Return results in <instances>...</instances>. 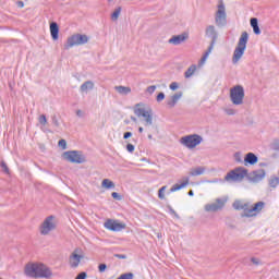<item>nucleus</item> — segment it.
I'll list each match as a JSON object with an SVG mask.
<instances>
[{
	"label": "nucleus",
	"mask_w": 279,
	"mask_h": 279,
	"mask_svg": "<svg viewBox=\"0 0 279 279\" xmlns=\"http://www.w3.org/2000/svg\"><path fill=\"white\" fill-rule=\"evenodd\" d=\"M170 90H178V83L177 82H172L170 84Z\"/></svg>",
	"instance_id": "42"
},
{
	"label": "nucleus",
	"mask_w": 279,
	"mask_h": 279,
	"mask_svg": "<svg viewBox=\"0 0 279 279\" xmlns=\"http://www.w3.org/2000/svg\"><path fill=\"white\" fill-rule=\"evenodd\" d=\"M251 27L253 28L254 34L256 36H259L260 27L258 26V19H256V17L251 19Z\"/></svg>",
	"instance_id": "24"
},
{
	"label": "nucleus",
	"mask_w": 279,
	"mask_h": 279,
	"mask_svg": "<svg viewBox=\"0 0 279 279\" xmlns=\"http://www.w3.org/2000/svg\"><path fill=\"white\" fill-rule=\"evenodd\" d=\"M114 89L117 90V93H119V95H130V93H132V88L131 87H125V86H116Z\"/></svg>",
	"instance_id": "25"
},
{
	"label": "nucleus",
	"mask_w": 279,
	"mask_h": 279,
	"mask_svg": "<svg viewBox=\"0 0 279 279\" xmlns=\"http://www.w3.org/2000/svg\"><path fill=\"white\" fill-rule=\"evenodd\" d=\"M195 71H197V65L192 64L184 73V77L189 80V77H193L195 74Z\"/></svg>",
	"instance_id": "26"
},
{
	"label": "nucleus",
	"mask_w": 279,
	"mask_h": 279,
	"mask_svg": "<svg viewBox=\"0 0 279 279\" xmlns=\"http://www.w3.org/2000/svg\"><path fill=\"white\" fill-rule=\"evenodd\" d=\"M56 229V217L48 216L40 227V234L46 236V234H49V232H52V230Z\"/></svg>",
	"instance_id": "11"
},
{
	"label": "nucleus",
	"mask_w": 279,
	"mask_h": 279,
	"mask_svg": "<svg viewBox=\"0 0 279 279\" xmlns=\"http://www.w3.org/2000/svg\"><path fill=\"white\" fill-rule=\"evenodd\" d=\"M93 88H95V83L93 81H86L81 85L80 90L81 93H88V90H93Z\"/></svg>",
	"instance_id": "23"
},
{
	"label": "nucleus",
	"mask_w": 279,
	"mask_h": 279,
	"mask_svg": "<svg viewBox=\"0 0 279 279\" xmlns=\"http://www.w3.org/2000/svg\"><path fill=\"white\" fill-rule=\"evenodd\" d=\"M123 138H124V141H128V138H132V132H125L123 134Z\"/></svg>",
	"instance_id": "43"
},
{
	"label": "nucleus",
	"mask_w": 279,
	"mask_h": 279,
	"mask_svg": "<svg viewBox=\"0 0 279 279\" xmlns=\"http://www.w3.org/2000/svg\"><path fill=\"white\" fill-rule=\"evenodd\" d=\"M205 34L208 38H211V41L208 49L205 51L204 56L201 59L202 64H204V62L208 60V57L210 56V53H213V49H215V44L217 43V38L219 37V35L217 34V29L215 28L214 25L207 26Z\"/></svg>",
	"instance_id": "4"
},
{
	"label": "nucleus",
	"mask_w": 279,
	"mask_h": 279,
	"mask_svg": "<svg viewBox=\"0 0 279 279\" xmlns=\"http://www.w3.org/2000/svg\"><path fill=\"white\" fill-rule=\"evenodd\" d=\"M89 38L88 35L74 34L68 38L66 44L64 45V49H71L73 47H80L82 45H86Z\"/></svg>",
	"instance_id": "6"
},
{
	"label": "nucleus",
	"mask_w": 279,
	"mask_h": 279,
	"mask_svg": "<svg viewBox=\"0 0 279 279\" xmlns=\"http://www.w3.org/2000/svg\"><path fill=\"white\" fill-rule=\"evenodd\" d=\"M62 158L64 160H68V162H73L75 165H82L83 162H86V158L83 157V155L80 150L64 151L62 155Z\"/></svg>",
	"instance_id": "10"
},
{
	"label": "nucleus",
	"mask_w": 279,
	"mask_h": 279,
	"mask_svg": "<svg viewBox=\"0 0 279 279\" xmlns=\"http://www.w3.org/2000/svg\"><path fill=\"white\" fill-rule=\"evenodd\" d=\"M106 269H108V266H107L106 264H100V265L98 266V271H99L100 274H104V271H106Z\"/></svg>",
	"instance_id": "37"
},
{
	"label": "nucleus",
	"mask_w": 279,
	"mask_h": 279,
	"mask_svg": "<svg viewBox=\"0 0 279 279\" xmlns=\"http://www.w3.org/2000/svg\"><path fill=\"white\" fill-rule=\"evenodd\" d=\"M226 198H217L215 203L205 205L206 213H217L218 210H222L223 206H226Z\"/></svg>",
	"instance_id": "12"
},
{
	"label": "nucleus",
	"mask_w": 279,
	"mask_h": 279,
	"mask_svg": "<svg viewBox=\"0 0 279 279\" xmlns=\"http://www.w3.org/2000/svg\"><path fill=\"white\" fill-rule=\"evenodd\" d=\"M259 167H268L267 162H259Z\"/></svg>",
	"instance_id": "50"
},
{
	"label": "nucleus",
	"mask_w": 279,
	"mask_h": 279,
	"mask_svg": "<svg viewBox=\"0 0 279 279\" xmlns=\"http://www.w3.org/2000/svg\"><path fill=\"white\" fill-rule=\"evenodd\" d=\"M278 184H279V178L276 177V175L270 177V179H269V186L271 189H276L278 186Z\"/></svg>",
	"instance_id": "27"
},
{
	"label": "nucleus",
	"mask_w": 279,
	"mask_h": 279,
	"mask_svg": "<svg viewBox=\"0 0 279 279\" xmlns=\"http://www.w3.org/2000/svg\"><path fill=\"white\" fill-rule=\"evenodd\" d=\"M215 23L217 27H226L228 25V15L226 14V4L221 1L218 4V10L215 15Z\"/></svg>",
	"instance_id": "9"
},
{
	"label": "nucleus",
	"mask_w": 279,
	"mask_h": 279,
	"mask_svg": "<svg viewBox=\"0 0 279 279\" xmlns=\"http://www.w3.org/2000/svg\"><path fill=\"white\" fill-rule=\"evenodd\" d=\"M202 141H204V137L197 134H192L181 137L180 143L184 147H187V149H195L197 145H201Z\"/></svg>",
	"instance_id": "7"
},
{
	"label": "nucleus",
	"mask_w": 279,
	"mask_h": 279,
	"mask_svg": "<svg viewBox=\"0 0 279 279\" xmlns=\"http://www.w3.org/2000/svg\"><path fill=\"white\" fill-rule=\"evenodd\" d=\"M265 175H267L265 169L254 170L250 174V180L252 182H263V180H265Z\"/></svg>",
	"instance_id": "15"
},
{
	"label": "nucleus",
	"mask_w": 279,
	"mask_h": 279,
	"mask_svg": "<svg viewBox=\"0 0 279 279\" xmlns=\"http://www.w3.org/2000/svg\"><path fill=\"white\" fill-rule=\"evenodd\" d=\"M114 257H116V258H120V259H122V260H125V258H128V255L116 254Z\"/></svg>",
	"instance_id": "46"
},
{
	"label": "nucleus",
	"mask_w": 279,
	"mask_h": 279,
	"mask_svg": "<svg viewBox=\"0 0 279 279\" xmlns=\"http://www.w3.org/2000/svg\"><path fill=\"white\" fill-rule=\"evenodd\" d=\"M59 147H61L62 149H66V140H60L58 142Z\"/></svg>",
	"instance_id": "36"
},
{
	"label": "nucleus",
	"mask_w": 279,
	"mask_h": 279,
	"mask_svg": "<svg viewBox=\"0 0 279 279\" xmlns=\"http://www.w3.org/2000/svg\"><path fill=\"white\" fill-rule=\"evenodd\" d=\"M230 99L233 106H243L245 89L241 85H235L230 89Z\"/></svg>",
	"instance_id": "5"
},
{
	"label": "nucleus",
	"mask_w": 279,
	"mask_h": 279,
	"mask_svg": "<svg viewBox=\"0 0 279 279\" xmlns=\"http://www.w3.org/2000/svg\"><path fill=\"white\" fill-rule=\"evenodd\" d=\"M143 131H144L143 126H140V128H138L140 134H143Z\"/></svg>",
	"instance_id": "53"
},
{
	"label": "nucleus",
	"mask_w": 279,
	"mask_h": 279,
	"mask_svg": "<svg viewBox=\"0 0 279 279\" xmlns=\"http://www.w3.org/2000/svg\"><path fill=\"white\" fill-rule=\"evenodd\" d=\"M121 14V7H118L111 14V20L119 21V15Z\"/></svg>",
	"instance_id": "30"
},
{
	"label": "nucleus",
	"mask_w": 279,
	"mask_h": 279,
	"mask_svg": "<svg viewBox=\"0 0 279 279\" xmlns=\"http://www.w3.org/2000/svg\"><path fill=\"white\" fill-rule=\"evenodd\" d=\"M189 177L183 178V182L182 183H175L172 185V187L170 189V193H175V191H182V189H186V186H189Z\"/></svg>",
	"instance_id": "17"
},
{
	"label": "nucleus",
	"mask_w": 279,
	"mask_h": 279,
	"mask_svg": "<svg viewBox=\"0 0 279 279\" xmlns=\"http://www.w3.org/2000/svg\"><path fill=\"white\" fill-rule=\"evenodd\" d=\"M134 149H135V147H134L133 144H128L126 145V150L129 151V154H134Z\"/></svg>",
	"instance_id": "38"
},
{
	"label": "nucleus",
	"mask_w": 279,
	"mask_h": 279,
	"mask_svg": "<svg viewBox=\"0 0 279 279\" xmlns=\"http://www.w3.org/2000/svg\"><path fill=\"white\" fill-rule=\"evenodd\" d=\"M233 208L235 209V210H243V202H241V201H235L234 203H233Z\"/></svg>",
	"instance_id": "31"
},
{
	"label": "nucleus",
	"mask_w": 279,
	"mask_h": 279,
	"mask_svg": "<svg viewBox=\"0 0 279 279\" xmlns=\"http://www.w3.org/2000/svg\"><path fill=\"white\" fill-rule=\"evenodd\" d=\"M187 195H189L190 197H193V195H195V193L193 192V190H190L189 193H187Z\"/></svg>",
	"instance_id": "49"
},
{
	"label": "nucleus",
	"mask_w": 279,
	"mask_h": 279,
	"mask_svg": "<svg viewBox=\"0 0 279 279\" xmlns=\"http://www.w3.org/2000/svg\"><path fill=\"white\" fill-rule=\"evenodd\" d=\"M156 99H157L158 102L162 101V100L165 99V93H162V92L159 93V94L157 95V98H156Z\"/></svg>",
	"instance_id": "40"
},
{
	"label": "nucleus",
	"mask_w": 279,
	"mask_h": 279,
	"mask_svg": "<svg viewBox=\"0 0 279 279\" xmlns=\"http://www.w3.org/2000/svg\"><path fill=\"white\" fill-rule=\"evenodd\" d=\"M0 167L4 171V173H10V168H8L5 161H1Z\"/></svg>",
	"instance_id": "33"
},
{
	"label": "nucleus",
	"mask_w": 279,
	"mask_h": 279,
	"mask_svg": "<svg viewBox=\"0 0 279 279\" xmlns=\"http://www.w3.org/2000/svg\"><path fill=\"white\" fill-rule=\"evenodd\" d=\"M251 262L253 263V265H260V259H258L256 257H252Z\"/></svg>",
	"instance_id": "44"
},
{
	"label": "nucleus",
	"mask_w": 279,
	"mask_h": 279,
	"mask_svg": "<svg viewBox=\"0 0 279 279\" xmlns=\"http://www.w3.org/2000/svg\"><path fill=\"white\" fill-rule=\"evenodd\" d=\"M17 8H25V3L23 1H17Z\"/></svg>",
	"instance_id": "48"
},
{
	"label": "nucleus",
	"mask_w": 279,
	"mask_h": 279,
	"mask_svg": "<svg viewBox=\"0 0 279 279\" xmlns=\"http://www.w3.org/2000/svg\"><path fill=\"white\" fill-rule=\"evenodd\" d=\"M76 117H78L80 119H83V117H84V111H82V110H76Z\"/></svg>",
	"instance_id": "47"
},
{
	"label": "nucleus",
	"mask_w": 279,
	"mask_h": 279,
	"mask_svg": "<svg viewBox=\"0 0 279 279\" xmlns=\"http://www.w3.org/2000/svg\"><path fill=\"white\" fill-rule=\"evenodd\" d=\"M276 149H278V151H279V144L277 145V148Z\"/></svg>",
	"instance_id": "56"
},
{
	"label": "nucleus",
	"mask_w": 279,
	"mask_h": 279,
	"mask_svg": "<svg viewBox=\"0 0 279 279\" xmlns=\"http://www.w3.org/2000/svg\"><path fill=\"white\" fill-rule=\"evenodd\" d=\"M105 228L110 230L111 232H121V230H125V223L119 222L117 220L108 219L105 222Z\"/></svg>",
	"instance_id": "13"
},
{
	"label": "nucleus",
	"mask_w": 279,
	"mask_h": 279,
	"mask_svg": "<svg viewBox=\"0 0 279 279\" xmlns=\"http://www.w3.org/2000/svg\"><path fill=\"white\" fill-rule=\"evenodd\" d=\"M24 274L27 278H46L53 276V271L43 263H28L25 265Z\"/></svg>",
	"instance_id": "1"
},
{
	"label": "nucleus",
	"mask_w": 279,
	"mask_h": 279,
	"mask_svg": "<svg viewBox=\"0 0 279 279\" xmlns=\"http://www.w3.org/2000/svg\"><path fill=\"white\" fill-rule=\"evenodd\" d=\"M250 40V34L247 32H243L238 41V46L233 51L232 62L236 64L241 58H243V53H245V49H247V41Z\"/></svg>",
	"instance_id": "2"
},
{
	"label": "nucleus",
	"mask_w": 279,
	"mask_h": 279,
	"mask_svg": "<svg viewBox=\"0 0 279 279\" xmlns=\"http://www.w3.org/2000/svg\"><path fill=\"white\" fill-rule=\"evenodd\" d=\"M226 113H227L229 117H232V116L236 114V111H234V109H226Z\"/></svg>",
	"instance_id": "41"
},
{
	"label": "nucleus",
	"mask_w": 279,
	"mask_h": 279,
	"mask_svg": "<svg viewBox=\"0 0 279 279\" xmlns=\"http://www.w3.org/2000/svg\"><path fill=\"white\" fill-rule=\"evenodd\" d=\"M131 121H133L134 123H136V121H138V120L136 119V117L132 116V117H131Z\"/></svg>",
	"instance_id": "52"
},
{
	"label": "nucleus",
	"mask_w": 279,
	"mask_h": 279,
	"mask_svg": "<svg viewBox=\"0 0 279 279\" xmlns=\"http://www.w3.org/2000/svg\"><path fill=\"white\" fill-rule=\"evenodd\" d=\"M169 211L171 213V215H175L173 207H169Z\"/></svg>",
	"instance_id": "51"
},
{
	"label": "nucleus",
	"mask_w": 279,
	"mask_h": 279,
	"mask_svg": "<svg viewBox=\"0 0 279 279\" xmlns=\"http://www.w3.org/2000/svg\"><path fill=\"white\" fill-rule=\"evenodd\" d=\"M265 208V202H257L250 210L247 216L248 217H256V214L254 213H260Z\"/></svg>",
	"instance_id": "18"
},
{
	"label": "nucleus",
	"mask_w": 279,
	"mask_h": 279,
	"mask_svg": "<svg viewBox=\"0 0 279 279\" xmlns=\"http://www.w3.org/2000/svg\"><path fill=\"white\" fill-rule=\"evenodd\" d=\"M50 34L52 40H58V36L60 34V27L58 26V23L52 22L50 23Z\"/></svg>",
	"instance_id": "20"
},
{
	"label": "nucleus",
	"mask_w": 279,
	"mask_h": 279,
	"mask_svg": "<svg viewBox=\"0 0 279 279\" xmlns=\"http://www.w3.org/2000/svg\"><path fill=\"white\" fill-rule=\"evenodd\" d=\"M247 175V169L245 168H235L226 174V182H243V179Z\"/></svg>",
	"instance_id": "8"
},
{
	"label": "nucleus",
	"mask_w": 279,
	"mask_h": 279,
	"mask_svg": "<svg viewBox=\"0 0 279 279\" xmlns=\"http://www.w3.org/2000/svg\"><path fill=\"white\" fill-rule=\"evenodd\" d=\"M146 92L149 93V95H154V93H156V85L148 86Z\"/></svg>",
	"instance_id": "35"
},
{
	"label": "nucleus",
	"mask_w": 279,
	"mask_h": 279,
	"mask_svg": "<svg viewBox=\"0 0 279 279\" xmlns=\"http://www.w3.org/2000/svg\"><path fill=\"white\" fill-rule=\"evenodd\" d=\"M134 114L138 118L143 117L145 121V128L154 125V111L149 108L145 109V105L143 102H138L135 105Z\"/></svg>",
	"instance_id": "3"
},
{
	"label": "nucleus",
	"mask_w": 279,
	"mask_h": 279,
	"mask_svg": "<svg viewBox=\"0 0 279 279\" xmlns=\"http://www.w3.org/2000/svg\"><path fill=\"white\" fill-rule=\"evenodd\" d=\"M174 217H177V219H180V216L178 215V213L173 214Z\"/></svg>",
	"instance_id": "55"
},
{
	"label": "nucleus",
	"mask_w": 279,
	"mask_h": 279,
	"mask_svg": "<svg viewBox=\"0 0 279 279\" xmlns=\"http://www.w3.org/2000/svg\"><path fill=\"white\" fill-rule=\"evenodd\" d=\"M245 165H256L258 162V156L254 153H248L244 157Z\"/></svg>",
	"instance_id": "21"
},
{
	"label": "nucleus",
	"mask_w": 279,
	"mask_h": 279,
	"mask_svg": "<svg viewBox=\"0 0 279 279\" xmlns=\"http://www.w3.org/2000/svg\"><path fill=\"white\" fill-rule=\"evenodd\" d=\"M189 40V34L182 33L180 35H173L169 40V45H174V47H178V45H182V43H186Z\"/></svg>",
	"instance_id": "14"
},
{
	"label": "nucleus",
	"mask_w": 279,
	"mask_h": 279,
	"mask_svg": "<svg viewBox=\"0 0 279 279\" xmlns=\"http://www.w3.org/2000/svg\"><path fill=\"white\" fill-rule=\"evenodd\" d=\"M206 173V167L198 166L190 170V175L192 178H197V175H204Z\"/></svg>",
	"instance_id": "22"
},
{
	"label": "nucleus",
	"mask_w": 279,
	"mask_h": 279,
	"mask_svg": "<svg viewBox=\"0 0 279 279\" xmlns=\"http://www.w3.org/2000/svg\"><path fill=\"white\" fill-rule=\"evenodd\" d=\"M82 258H84V255L77 254V251H74L70 255V266L72 269H76V267H80V263H82Z\"/></svg>",
	"instance_id": "16"
},
{
	"label": "nucleus",
	"mask_w": 279,
	"mask_h": 279,
	"mask_svg": "<svg viewBox=\"0 0 279 279\" xmlns=\"http://www.w3.org/2000/svg\"><path fill=\"white\" fill-rule=\"evenodd\" d=\"M165 191H167V185H163V186L158 191V197H159V199H165Z\"/></svg>",
	"instance_id": "32"
},
{
	"label": "nucleus",
	"mask_w": 279,
	"mask_h": 279,
	"mask_svg": "<svg viewBox=\"0 0 279 279\" xmlns=\"http://www.w3.org/2000/svg\"><path fill=\"white\" fill-rule=\"evenodd\" d=\"M182 92L175 93L173 96H171L170 100L167 101V106H169V108H175V104L182 99Z\"/></svg>",
	"instance_id": "19"
},
{
	"label": "nucleus",
	"mask_w": 279,
	"mask_h": 279,
	"mask_svg": "<svg viewBox=\"0 0 279 279\" xmlns=\"http://www.w3.org/2000/svg\"><path fill=\"white\" fill-rule=\"evenodd\" d=\"M101 186L105 189H114V182L110 181V179H104Z\"/></svg>",
	"instance_id": "28"
},
{
	"label": "nucleus",
	"mask_w": 279,
	"mask_h": 279,
	"mask_svg": "<svg viewBox=\"0 0 279 279\" xmlns=\"http://www.w3.org/2000/svg\"><path fill=\"white\" fill-rule=\"evenodd\" d=\"M52 123H53V125H56V128H60V122L58 121V118L53 117Z\"/></svg>",
	"instance_id": "45"
},
{
	"label": "nucleus",
	"mask_w": 279,
	"mask_h": 279,
	"mask_svg": "<svg viewBox=\"0 0 279 279\" xmlns=\"http://www.w3.org/2000/svg\"><path fill=\"white\" fill-rule=\"evenodd\" d=\"M39 123H40V125H47V116L41 114L39 117Z\"/></svg>",
	"instance_id": "34"
},
{
	"label": "nucleus",
	"mask_w": 279,
	"mask_h": 279,
	"mask_svg": "<svg viewBox=\"0 0 279 279\" xmlns=\"http://www.w3.org/2000/svg\"><path fill=\"white\" fill-rule=\"evenodd\" d=\"M148 138H149V141H151V138H154V136L151 134H148Z\"/></svg>",
	"instance_id": "54"
},
{
	"label": "nucleus",
	"mask_w": 279,
	"mask_h": 279,
	"mask_svg": "<svg viewBox=\"0 0 279 279\" xmlns=\"http://www.w3.org/2000/svg\"><path fill=\"white\" fill-rule=\"evenodd\" d=\"M242 206H243L242 210L244 211L242 217H252V216H248L250 215V210H252V208H250V203H243Z\"/></svg>",
	"instance_id": "29"
},
{
	"label": "nucleus",
	"mask_w": 279,
	"mask_h": 279,
	"mask_svg": "<svg viewBox=\"0 0 279 279\" xmlns=\"http://www.w3.org/2000/svg\"><path fill=\"white\" fill-rule=\"evenodd\" d=\"M111 197H113V199H118V202H121V196L117 192L111 193Z\"/></svg>",
	"instance_id": "39"
}]
</instances>
